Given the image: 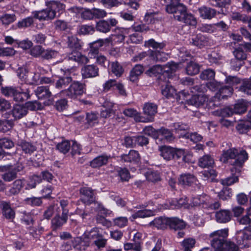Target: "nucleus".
<instances>
[{"label":"nucleus","instance_id":"f257e3e1","mask_svg":"<svg viewBox=\"0 0 251 251\" xmlns=\"http://www.w3.org/2000/svg\"><path fill=\"white\" fill-rule=\"evenodd\" d=\"M248 159L247 151L242 149L232 148L223 151L222 159L224 163L229 162L232 165L230 172L240 173L244 162Z\"/></svg>","mask_w":251,"mask_h":251},{"label":"nucleus","instance_id":"f03ea898","mask_svg":"<svg viewBox=\"0 0 251 251\" xmlns=\"http://www.w3.org/2000/svg\"><path fill=\"white\" fill-rule=\"evenodd\" d=\"M46 5L47 7L40 11L32 12L33 17L40 21H48L53 19L58 13V16L64 10L65 5L58 1H47Z\"/></svg>","mask_w":251,"mask_h":251},{"label":"nucleus","instance_id":"7ed1b4c3","mask_svg":"<svg viewBox=\"0 0 251 251\" xmlns=\"http://www.w3.org/2000/svg\"><path fill=\"white\" fill-rule=\"evenodd\" d=\"M83 42L75 36H68L66 40L67 48L71 51L67 58L78 63L86 64L89 61V58L78 52L82 49Z\"/></svg>","mask_w":251,"mask_h":251},{"label":"nucleus","instance_id":"20e7f679","mask_svg":"<svg viewBox=\"0 0 251 251\" xmlns=\"http://www.w3.org/2000/svg\"><path fill=\"white\" fill-rule=\"evenodd\" d=\"M85 84L78 81H73L67 89L61 90L54 96V98L67 97L71 99H76L85 92Z\"/></svg>","mask_w":251,"mask_h":251},{"label":"nucleus","instance_id":"39448f33","mask_svg":"<svg viewBox=\"0 0 251 251\" xmlns=\"http://www.w3.org/2000/svg\"><path fill=\"white\" fill-rule=\"evenodd\" d=\"M169 3L166 5V11L173 14L175 19L180 22L187 12L186 7L180 3V0H167Z\"/></svg>","mask_w":251,"mask_h":251},{"label":"nucleus","instance_id":"423d86ee","mask_svg":"<svg viewBox=\"0 0 251 251\" xmlns=\"http://www.w3.org/2000/svg\"><path fill=\"white\" fill-rule=\"evenodd\" d=\"M227 229L218 230L210 234L209 237L211 238V244L215 249V251L219 249L220 247L223 246L224 244L227 241Z\"/></svg>","mask_w":251,"mask_h":251},{"label":"nucleus","instance_id":"0eeeda50","mask_svg":"<svg viewBox=\"0 0 251 251\" xmlns=\"http://www.w3.org/2000/svg\"><path fill=\"white\" fill-rule=\"evenodd\" d=\"M35 95L39 100H46V105H51L53 103V98H52L51 92L47 86L38 87L34 91Z\"/></svg>","mask_w":251,"mask_h":251},{"label":"nucleus","instance_id":"6e6552de","mask_svg":"<svg viewBox=\"0 0 251 251\" xmlns=\"http://www.w3.org/2000/svg\"><path fill=\"white\" fill-rule=\"evenodd\" d=\"M236 240L237 243L242 247H249V242L251 241V226L238 231L236 234Z\"/></svg>","mask_w":251,"mask_h":251},{"label":"nucleus","instance_id":"1a4fd4ad","mask_svg":"<svg viewBox=\"0 0 251 251\" xmlns=\"http://www.w3.org/2000/svg\"><path fill=\"white\" fill-rule=\"evenodd\" d=\"M178 67V64L174 63H168L164 66L160 65H156L151 67L149 71L152 75H156L163 74L164 72L173 73L175 72Z\"/></svg>","mask_w":251,"mask_h":251},{"label":"nucleus","instance_id":"9d476101","mask_svg":"<svg viewBox=\"0 0 251 251\" xmlns=\"http://www.w3.org/2000/svg\"><path fill=\"white\" fill-rule=\"evenodd\" d=\"M178 183L183 186H192L197 189H201L202 187L196 177L190 174L181 175L178 179Z\"/></svg>","mask_w":251,"mask_h":251},{"label":"nucleus","instance_id":"9b49d317","mask_svg":"<svg viewBox=\"0 0 251 251\" xmlns=\"http://www.w3.org/2000/svg\"><path fill=\"white\" fill-rule=\"evenodd\" d=\"M80 198L79 201H82L85 204L90 205L95 202V197L94 190L89 187H84L79 190Z\"/></svg>","mask_w":251,"mask_h":251},{"label":"nucleus","instance_id":"f8f14e48","mask_svg":"<svg viewBox=\"0 0 251 251\" xmlns=\"http://www.w3.org/2000/svg\"><path fill=\"white\" fill-rule=\"evenodd\" d=\"M143 111L144 114L147 115V117L145 118L142 116V119L145 121H142V122L147 123L153 122L154 116L157 111V106L153 103H146L144 104L143 107Z\"/></svg>","mask_w":251,"mask_h":251},{"label":"nucleus","instance_id":"ddd939ff","mask_svg":"<svg viewBox=\"0 0 251 251\" xmlns=\"http://www.w3.org/2000/svg\"><path fill=\"white\" fill-rule=\"evenodd\" d=\"M26 84H24L21 87L16 88L12 98L15 101L23 102L30 98L29 90L26 87Z\"/></svg>","mask_w":251,"mask_h":251},{"label":"nucleus","instance_id":"4468645a","mask_svg":"<svg viewBox=\"0 0 251 251\" xmlns=\"http://www.w3.org/2000/svg\"><path fill=\"white\" fill-rule=\"evenodd\" d=\"M81 74L84 79L96 77L99 76V68L95 64L86 65L81 68Z\"/></svg>","mask_w":251,"mask_h":251},{"label":"nucleus","instance_id":"2eb2a0df","mask_svg":"<svg viewBox=\"0 0 251 251\" xmlns=\"http://www.w3.org/2000/svg\"><path fill=\"white\" fill-rule=\"evenodd\" d=\"M3 216L7 220H13L15 217V211L8 202L2 201L0 204Z\"/></svg>","mask_w":251,"mask_h":251},{"label":"nucleus","instance_id":"dca6fc26","mask_svg":"<svg viewBox=\"0 0 251 251\" xmlns=\"http://www.w3.org/2000/svg\"><path fill=\"white\" fill-rule=\"evenodd\" d=\"M27 114V107L24 105L15 104L11 110V114L16 120H19Z\"/></svg>","mask_w":251,"mask_h":251},{"label":"nucleus","instance_id":"f3484780","mask_svg":"<svg viewBox=\"0 0 251 251\" xmlns=\"http://www.w3.org/2000/svg\"><path fill=\"white\" fill-rule=\"evenodd\" d=\"M208 100L207 97L204 94L194 95L188 101V104L199 107L203 105Z\"/></svg>","mask_w":251,"mask_h":251},{"label":"nucleus","instance_id":"a211bd4d","mask_svg":"<svg viewBox=\"0 0 251 251\" xmlns=\"http://www.w3.org/2000/svg\"><path fill=\"white\" fill-rule=\"evenodd\" d=\"M168 226L171 229L182 230L186 227L185 223L181 219L177 217L169 218Z\"/></svg>","mask_w":251,"mask_h":251},{"label":"nucleus","instance_id":"6ab92c4d","mask_svg":"<svg viewBox=\"0 0 251 251\" xmlns=\"http://www.w3.org/2000/svg\"><path fill=\"white\" fill-rule=\"evenodd\" d=\"M111 158L110 155L102 154L100 155L90 162V166L93 168H100L107 164L108 160Z\"/></svg>","mask_w":251,"mask_h":251},{"label":"nucleus","instance_id":"aec40b11","mask_svg":"<svg viewBox=\"0 0 251 251\" xmlns=\"http://www.w3.org/2000/svg\"><path fill=\"white\" fill-rule=\"evenodd\" d=\"M66 211L62 213L61 217L59 215L55 216L51 220L52 226L53 230H56L65 223L68 219V215H66Z\"/></svg>","mask_w":251,"mask_h":251},{"label":"nucleus","instance_id":"412c9836","mask_svg":"<svg viewBox=\"0 0 251 251\" xmlns=\"http://www.w3.org/2000/svg\"><path fill=\"white\" fill-rule=\"evenodd\" d=\"M169 218L159 217L155 218L150 223V226H154L157 229H165L168 226Z\"/></svg>","mask_w":251,"mask_h":251},{"label":"nucleus","instance_id":"4be33fe9","mask_svg":"<svg viewBox=\"0 0 251 251\" xmlns=\"http://www.w3.org/2000/svg\"><path fill=\"white\" fill-rule=\"evenodd\" d=\"M231 217V213L227 210H221L217 212L215 214L216 221L220 223H226L229 222Z\"/></svg>","mask_w":251,"mask_h":251},{"label":"nucleus","instance_id":"5701e85b","mask_svg":"<svg viewBox=\"0 0 251 251\" xmlns=\"http://www.w3.org/2000/svg\"><path fill=\"white\" fill-rule=\"evenodd\" d=\"M201 17L205 19H211L216 14V10L210 7L202 6L199 8Z\"/></svg>","mask_w":251,"mask_h":251},{"label":"nucleus","instance_id":"b1692460","mask_svg":"<svg viewBox=\"0 0 251 251\" xmlns=\"http://www.w3.org/2000/svg\"><path fill=\"white\" fill-rule=\"evenodd\" d=\"M190 43L193 45L201 48L207 45L208 39L203 35L201 34H197L196 36L192 38Z\"/></svg>","mask_w":251,"mask_h":251},{"label":"nucleus","instance_id":"393cba45","mask_svg":"<svg viewBox=\"0 0 251 251\" xmlns=\"http://www.w3.org/2000/svg\"><path fill=\"white\" fill-rule=\"evenodd\" d=\"M160 155L166 160L175 158V149L169 146H163L160 149Z\"/></svg>","mask_w":251,"mask_h":251},{"label":"nucleus","instance_id":"a878e982","mask_svg":"<svg viewBox=\"0 0 251 251\" xmlns=\"http://www.w3.org/2000/svg\"><path fill=\"white\" fill-rule=\"evenodd\" d=\"M24 186V180L17 179L12 183V186L7 192L8 195L12 196L18 194Z\"/></svg>","mask_w":251,"mask_h":251},{"label":"nucleus","instance_id":"bb28decb","mask_svg":"<svg viewBox=\"0 0 251 251\" xmlns=\"http://www.w3.org/2000/svg\"><path fill=\"white\" fill-rule=\"evenodd\" d=\"M72 10L75 13L80 14L81 17L84 20H91L93 19L92 9H83L81 8L74 7L72 8Z\"/></svg>","mask_w":251,"mask_h":251},{"label":"nucleus","instance_id":"cd10ccee","mask_svg":"<svg viewBox=\"0 0 251 251\" xmlns=\"http://www.w3.org/2000/svg\"><path fill=\"white\" fill-rule=\"evenodd\" d=\"M99 114L94 112H88L86 114L85 123L87 127H92L99 123Z\"/></svg>","mask_w":251,"mask_h":251},{"label":"nucleus","instance_id":"c85d7f7f","mask_svg":"<svg viewBox=\"0 0 251 251\" xmlns=\"http://www.w3.org/2000/svg\"><path fill=\"white\" fill-rule=\"evenodd\" d=\"M121 158L125 162H137L140 158V155L137 151L131 150L128 154H123Z\"/></svg>","mask_w":251,"mask_h":251},{"label":"nucleus","instance_id":"c756f323","mask_svg":"<svg viewBox=\"0 0 251 251\" xmlns=\"http://www.w3.org/2000/svg\"><path fill=\"white\" fill-rule=\"evenodd\" d=\"M144 71L143 67L140 65H136L131 70L130 73L129 79L131 81H136L139 75H140Z\"/></svg>","mask_w":251,"mask_h":251},{"label":"nucleus","instance_id":"7c9ffc66","mask_svg":"<svg viewBox=\"0 0 251 251\" xmlns=\"http://www.w3.org/2000/svg\"><path fill=\"white\" fill-rule=\"evenodd\" d=\"M174 130L179 134L180 137H184L183 133L189 129V126L182 122H177L173 124Z\"/></svg>","mask_w":251,"mask_h":251},{"label":"nucleus","instance_id":"2f4dec72","mask_svg":"<svg viewBox=\"0 0 251 251\" xmlns=\"http://www.w3.org/2000/svg\"><path fill=\"white\" fill-rule=\"evenodd\" d=\"M214 163V159L208 154L203 155L199 160V165L201 168L212 167Z\"/></svg>","mask_w":251,"mask_h":251},{"label":"nucleus","instance_id":"473e14b6","mask_svg":"<svg viewBox=\"0 0 251 251\" xmlns=\"http://www.w3.org/2000/svg\"><path fill=\"white\" fill-rule=\"evenodd\" d=\"M124 114L129 117H133L137 122H142L144 121L142 119V116L134 108H126L123 111Z\"/></svg>","mask_w":251,"mask_h":251},{"label":"nucleus","instance_id":"72a5a7b5","mask_svg":"<svg viewBox=\"0 0 251 251\" xmlns=\"http://www.w3.org/2000/svg\"><path fill=\"white\" fill-rule=\"evenodd\" d=\"M95 29L98 31L106 33L110 30L111 26L107 21L100 20L97 23Z\"/></svg>","mask_w":251,"mask_h":251},{"label":"nucleus","instance_id":"f704fd0d","mask_svg":"<svg viewBox=\"0 0 251 251\" xmlns=\"http://www.w3.org/2000/svg\"><path fill=\"white\" fill-rule=\"evenodd\" d=\"M21 222L26 225H33L34 223L33 216L30 212L23 211L20 212Z\"/></svg>","mask_w":251,"mask_h":251},{"label":"nucleus","instance_id":"c9c22d12","mask_svg":"<svg viewBox=\"0 0 251 251\" xmlns=\"http://www.w3.org/2000/svg\"><path fill=\"white\" fill-rule=\"evenodd\" d=\"M231 176L220 180V182L222 185L229 186L238 181V176L237 174L240 173L234 172V173L232 174L231 172Z\"/></svg>","mask_w":251,"mask_h":251},{"label":"nucleus","instance_id":"e433bc0d","mask_svg":"<svg viewBox=\"0 0 251 251\" xmlns=\"http://www.w3.org/2000/svg\"><path fill=\"white\" fill-rule=\"evenodd\" d=\"M158 138H164L167 141H171L174 137L169 129L162 127L158 130Z\"/></svg>","mask_w":251,"mask_h":251},{"label":"nucleus","instance_id":"4c0bfd02","mask_svg":"<svg viewBox=\"0 0 251 251\" xmlns=\"http://www.w3.org/2000/svg\"><path fill=\"white\" fill-rule=\"evenodd\" d=\"M234 112L235 114H242L247 110V103L243 100H239L234 105Z\"/></svg>","mask_w":251,"mask_h":251},{"label":"nucleus","instance_id":"58836bf2","mask_svg":"<svg viewBox=\"0 0 251 251\" xmlns=\"http://www.w3.org/2000/svg\"><path fill=\"white\" fill-rule=\"evenodd\" d=\"M72 81V78L70 76H65L60 78L55 83V87L61 89L65 88Z\"/></svg>","mask_w":251,"mask_h":251},{"label":"nucleus","instance_id":"ea45409f","mask_svg":"<svg viewBox=\"0 0 251 251\" xmlns=\"http://www.w3.org/2000/svg\"><path fill=\"white\" fill-rule=\"evenodd\" d=\"M186 71L187 74L189 75H195L199 72L200 66L197 63L191 61L188 64L186 68Z\"/></svg>","mask_w":251,"mask_h":251},{"label":"nucleus","instance_id":"a19ab883","mask_svg":"<svg viewBox=\"0 0 251 251\" xmlns=\"http://www.w3.org/2000/svg\"><path fill=\"white\" fill-rule=\"evenodd\" d=\"M25 204L30 205L31 206H39L42 203L41 197H32L26 198L24 200Z\"/></svg>","mask_w":251,"mask_h":251},{"label":"nucleus","instance_id":"79ce46f5","mask_svg":"<svg viewBox=\"0 0 251 251\" xmlns=\"http://www.w3.org/2000/svg\"><path fill=\"white\" fill-rule=\"evenodd\" d=\"M233 89L231 86H222L221 85L220 89L219 94L220 95V98L222 99L226 98L227 97H230L232 94Z\"/></svg>","mask_w":251,"mask_h":251},{"label":"nucleus","instance_id":"37998d69","mask_svg":"<svg viewBox=\"0 0 251 251\" xmlns=\"http://www.w3.org/2000/svg\"><path fill=\"white\" fill-rule=\"evenodd\" d=\"M161 92L163 96L168 98L174 97L176 94L175 89L169 84H167L165 86H162Z\"/></svg>","mask_w":251,"mask_h":251},{"label":"nucleus","instance_id":"c03bdc74","mask_svg":"<svg viewBox=\"0 0 251 251\" xmlns=\"http://www.w3.org/2000/svg\"><path fill=\"white\" fill-rule=\"evenodd\" d=\"M95 31V27L91 25H83L79 27V34L83 35L92 34Z\"/></svg>","mask_w":251,"mask_h":251},{"label":"nucleus","instance_id":"a18cd8bd","mask_svg":"<svg viewBox=\"0 0 251 251\" xmlns=\"http://www.w3.org/2000/svg\"><path fill=\"white\" fill-rule=\"evenodd\" d=\"M154 215V212L153 211L150 209H143L139 210L137 212H135L134 214L132 215V217L134 219H136L137 218H146L148 217L152 216Z\"/></svg>","mask_w":251,"mask_h":251},{"label":"nucleus","instance_id":"49530a36","mask_svg":"<svg viewBox=\"0 0 251 251\" xmlns=\"http://www.w3.org/2000/svg\"><path fill=\"white\" fill-rule=\"evenodd\" d=\"M41 181V178L39 176H33L27 180L25 189L29 190L35 188L37 184L39 183Z\"/></svg>","mask_w":251,"mask_h":251},{"label":"nucleus","instance_id":"de8ad7c7","mask_svg":"<svg viewBox=\"0 0 251 251\" xmlns=\"http://www.w3.org/2000/svg\"><path fill=\"white\" fill-rule=\"evenodd\" d=\"M20 146L25 153L31 154L36 149V147L33 144L25 141H22L20 144Z\"/></svg>","mask_w":251,"mask_h":251},{"label":"nucleus","instance_id":"09e8293b","mask_svg":"<svg viewBox=\"0 0 251 251\" xmlns=\"http://www.w3.org/2000/svg\"><path fill=\"white\" fill-rule=\"evenodd\" d=\"M158 20V12H148L144 17V21L148 24H153Z\"/></svg>","mask_w":251,"mask_h":251},{"label":"nucleus","instance_id":"8fccbe9b","mask_svg":"<svg viewBox=\"0 0 251 251\" xmlns=\"http://www.w3.org/2000/svg\"><path fill=\"white\" fill-rule=\"evenodd\" d=\"M15 14H5L0 17V20L2 25H8L16 20Z\"/></svg>","mask_w":251,"mask_h":251},{"label":"nucleus","instance_id":"3c124183","mask_svg":"<svg viewBox=\"0 0 251 251\" xmlns=\"http://www.w3.org/2000/svg\"><path fill=\"white\" fill-rule=\"evenodd\" d=\"M145 45L156 50H161L165 47L166 44L163 42L161 43L157 42L154 39H151L145 42Z\"/></svg>","mask_w":251,"mask_h":251},{"label":"nucleus","instance_id":"603ef678","mask_svg":"<svg viewBox=\"0 0 251 251\" xmlns=\"http://www.w3.org/2000/svg\"><path fill=\"white\" fill-rule=\"evenodd\" d=\"M232 195V190L228 187L224 188L218 194L219 198L224 201L230 199Z\"/></svg>","mask_w":251,"mask_h":251},{"label":"nucleus","instance_id":"864d4df0","mask_svg":"<svg viewBox=\"0 0 251 251\" xmlns=\"http://www.w3.org/2000/svg\"><path fill=\"white\" fill-rule=\"evenodd\" d=\"M238 248L237 246L233 243L226 241L219 249L216 251H237Z\"/></svg>","mask_w":251,"mask_h":251},{"label":"nucleus","instance_id":"5fc2aeb1","mask_svg":"<svg viewBox=\"0 0 251 251\" xmlns=\"http://www.w3.org/2000/svg\"><path fill=\"white\" fill-rule=\"evenodd\" d=\"M233 53L237 60L243 61L247 59V54L244 51L242 46L236 49Z\"/></svg>","mask_w":251,"mask_h":251},{"label":"nucleus","instance_id":"6e6d98bb","mask_svg":"<svg viewBox=\"0 0 251 251\" xmlns=\"http://www.w3.org/2000/svg\"><path fill=\"white\" fill-rule=\"evenodd\" d=\"M71 145L68 141H63L56 145V149L61 152L65 154L70 149Z\"/></svg>","mask_w":251,"mask_h":251},{"label":"nucleus","instance_id":"4d7b16f0","mask_svg":"<svg viewBox=\"0 0 251 251\" xmlns=\"http://www.w3.org/2000/svg\"><path fill=\"white\" fill-rule=\"evenodd\" d=\"M101 235V234L100 233L97 228H93L88 233H86L87 238L92 241L93 242Z\"/></svg>","mask_w":251,"mask_h":251},{"label":"nucleus","instance_id":"13d9d810","mask_svg":"<svg viewBox=\"0 0 251 251\" xmlns=\"http://www.w3.org/2000/svg\"><path fill=\"white\" fill-rule=\"evenodd\" d=\"M180 22L193 26L197 24L196 19L192 14L189 13L187 12H186L184 17L183 18L182 20H181Z\"/></svg>","mask_w":251,"mask_h":251},{"label":"nucleus","instance_id":"bf43d9fd","mask_svg":"<svg viewBox=\"0 0 251 251\" xmlns=\"http://www.w3.org/2000/svg\"><path fill=\"white\" fill-rule=\"evenodd\" d=\"M59 55L58 51L52 50L44 49L42 54V58L44 59L49 60L53 58L56 57Z\"/></svg>","mask_w":251,"mask_h":251},{"label":"nucleus","instance_id":"052dcab7","mask_svg":"<svg viewBox=\"0 0 251 251\" xmlns=\"http://www.w3.org/2000/svg\"><path fill=\"white\" fill-rule=\"evenodd\" d=\"M111 71L117 76H120L123 73L124 70L122 66L117 62L111 64Z\"/></svg>","mask_w":251,"mask_h":251},{"label":"nucleus","instance_id":"680f3d73","mask_svg":"<svg viewBox=\"0 0 251 251\" xmlns=\"http://www.w3.org/2000/svg\"><path fill=\"white\" fill-rule=\"evenodd\" d=\"M180 244L183 249H192L195 247L196 240L192 238H188L184 239Z\"/></svg>","mask_w":251,"mask_h":251},{"label":"nucleus","instance_id":"e2e57ef3","mask_svg":"<svg viewBox=\"0 0 251 251\" xmlns=\"http://www.w3.org/2000/svg\"><path fill=\"white\" fill-rule=\"evenodd\" d=\"M239 91L247 95H251V81L248 80L243 82L240 87Z\"/></svg>","mask_w":251,"mask_h":251},{"label":"nucleus","instance_id":"0e129e2a","mask_svg":"<svg viewBox=\"0 0 251 251\" xmlns=\"http://www.w3.org/2000/svg\"><path fill=\"white\" fill-rule=\"evenodd\" d=\"M16 177L17 173L15 170L9 171L1 175V178L6 182H10Z\"/></svg>","mask_w":251,"mask_h":251},{"label":"nucleus","instance_id":"69168bd1","mask_svg":"<svg viewBox=\"0 0 251 251\" xmlns=\"http://www.w3.org/2000/svg\"><path fill=\"white\" fill-rule=\"evenodd\" d=\"M143 132L146 135L154 139L158 138V130H155L151 126H146L143 129Z\"/></svg>","mask_w":251,"mask_h":251},{"label":"nucleus","instance_id":"338daca9","mask_svg":"<svg viewBox=\"0 0 251 251\" xmlns=\"http://www.w3.org/2000/svg\"><path fill=\"white\" fill-rule=\"evenodd\" d=\"M34 22L32 17H28L18 23V26L20 28L27 27L30 26Z\"/></svg>","mask_w":251,"mask_h":251},{"label":"nucleus","instance_id":"774afa93","mask_svg":"<svg viewBox=\"0 0 251 251\" xmlns=\"http://www.w3.org/2000/svg\"><path fill=\"white\" fill-rule=\"evenodd\" d=\"M131 28L135 32H147L150 30L149 26L144 24H134Z\"/></svg>","mask_w":251,"mask_h":251}]
</instances>
